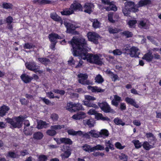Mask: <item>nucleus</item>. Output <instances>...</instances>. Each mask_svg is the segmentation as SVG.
I'll return each instance as SVG.
<instances>
[{"label":"nucleus","mask_w":161,"mask_h":161,"mask_svg":"<svg viewBox=\"0 0 161 161\" xmlns=\"http://www.w3.org/2000/svg\"><path fill=\"white\" fill-rule=\"evenodd\" d=\"M72 46L73 55L78 56L79 59L86 60L88 62L99 65L103 64L101 56L98 54L88 53L87 51L90 48L88 47L85 39L82 37H73L72 40L69 42Z\"/></svg>","instance_id":"nucleus-1"},{"label":"nucleus","mask_w":161,"mask_h":161,"mask_svg":"<svg viewBox=\"0 0 161 161\" xmlns=\"http://www.w3.org/2000/svg\"><path fill=\"white\" fill-rule=\"evenodd\" d=\"M149 0H141L137 4L132 1H129L125 3V7L122 9L124 15L128 16L129 14V12L134 13L138 12L139 11L138 8L147 5L150 3Z\"/></svg>","instance_id":"nucleus-2"},{"label":"nucleus","mask_w":161,"mask_h":161,"mask_svg":"<svg viewBox=\"0 0 161 161\" xmlns=\"http://www.w3.org/2000/svg\"><path fill=\"white\" fill-rule=\"evenodd\" d=\"M25 118V117L20 116L18 117H14L13 119L8 118L6 119L7 122L11 124L14 128H20L21 126L22 122Z\"/></svg>","instance_id":"nucleus-3"},{"label":"nucleus","mask_w":161,"mask_h":161,"mask_svg":"<svg viewBox=\"0 0 161 161\" xmlns=\"http://www.w3.org/2000/svg\"><path fill=\"white\" fill-rule=\"evenodd\" d=\"M85 100L89 102L83 101V103L84 105L88 107H93L95 108H98V106L96 104L89 102L90 101L95 100L96 98L95 97L89 95H85Z\"/></svg>","instance_id":"nucleus-4"},{"label":"nucleus","mask_w":161,"mask_h":161,"mask_svg":"<svg viewBox=\"0 0 161 161\" xmlns=\"http://www.w3.org/2000/svg\"><path fill=\"white\" fill-rule=\"evenodd\" d=\"M25 65L28 69L34 71L36 73L38 72L39 74H41L42 72V71L39 70V66L36 65L34 62L26 63L25 64Z\"/></svg>","instance_id":"nucleus-5"},{"label":"nucleus","mask_w":161,"mask_h":161,"mask_svg":"<svg viewBox=\"0 0 161 161\" xmlns=\"http://www.w3.org/2000/svg\"><path fill=\"white\" fill-rule=\"evenodd\" d=\"M98 105L101 109L105 113H114V111L111 108L109 105L106 102H103L102 103H98Z\"/></svg>","instance_id":"nucleus-6"},{"label":"nucleus","mask_w":161,"mask_h":161,"mask_svg":"<svg viewBox=\"0 0 161 161\" xmlns=\"http://www.w3.org/2000/svg\"><path fill=\"white\" fill-rule=\"evenodd\" d=\"M102 2L104 4L108 6L104 8L107 11H116L117 10V8L115 5L113 3V2H110L109 0H102Z\"/></svg>","instance_id":"nucleus-7"},{"label":"nucleus","mask_w":161,"mask_h":161,"mask_svg":"<svg viewBox=\"0 0 161 161\" xmlns=\"http://www.w3.org/2000/svg\"><path fill=\"white\" fill-rule=\"evenodd\" d=\"M64 24L67 28L66 31L68 33L72 32V31L75 30L76 28L75 22L69 20L65 21Z\"/></svg>","instance_id":"nucleus-8"},{"label":"nucleus","mask_w":161,"mask_h":161,"mask_svg":"<svg viewBox=\"0 0 161 161\" xmlns=\"http://www.w3.org/2000/svg\"><path fill=\"white\" fill-rule=\"evenodd\" d=\"M87 36L89 41L92 42L95 44L98 43L97 40L100 37L99 35L94 32H88Z\"/></svg>","instance_id":"nucleus-9"},{"label":"nucleus","mask_w":161,"mask_h":161,"mask_svg":"<svg viewBox=\"0 0 161 161\" xmlns=\"http://www.w3.org/2000/svg\"><path fill=\"white\" fill-rule=\"evenodd\" d=\"M79 78V82L83 85H89L90 84V81L87 80L88 75L86 74L80 73L77 75Z\"/></svg>","instance_id":"nucleus-10"},{"label":"nucleus","mask_w":161,"mask_h":161,"mask_svg":"<svg viewBox=\"0 0 161 161\" xmlns=\"http://www.w3.org/2000/svg\"><path fill=\"white\" fill-rule=\"evenodd\" d=\"M64 148L61 150L64 152V153L61 154V157L63 159L67 158L69 157L71 154V150L69 147L64 145Z\"/></svg>","instance_id":"nucleus-11"},{"label":"nucleus","mask_w":161,"mask_h":161,"mask_svg":"<svg viewBox=\"0 0 161 161\" xmlns=\"http://www.w3.org/2000/svg\"><path fill=\"white\" fill-rule=\"evenodd\" d=\"M140 53V50L137 47L133 46L130 49L129 55L131 57H138Z\"/></svg>","instance_id":"nucleus-12"},{"label":"nucleus","mask_w":161,"mask_h":161,"mask_svg":"<svg viewBox=\"0 0 161 161\" xmlns=\"http://www.w3.org/2000/svg\"><path fill=\"white\" fill-rule=\"evenodd\" d=\"M54 140L58 144L63 143L65 144L71 145L72 143V142L71 140L68 138H61L60 139L54 138Z\"/></svg>","instance_id":"nucleus-13"},{"label":"nucleus","mask_w":161,"mask_h":161,"mask_svg":"<svg viewBox=\"0 0 161 161\" xmlns=\"http://www.w3.org/2000/svg\"><path fill=\"white\" fill-rule=\"evenodd\" d=\"M94 7L93 4L91 3H86L83 7V11L84 12L90 14L92 12V8Z\"/></svg>","instance_id":"nucleus-14"},{"label":"nucleus","mask_w":161,"mask_h":161,"mask_svg":"<svg viewBox=\"0 0 161 161\" xmlns=\"http://www.w3.org/2000/svg\"><path fill=\"white\" fill-rule=\"evenodd\" d=\"M70 7L74 12L76 10L83 11V7L80 3L76 1L74 2L70 5Z\"/></svg>","instance_id":"nucleus-15"},{"label":"nucleus","mask_w":161,"mask_h":161,"mask_svg":"<svg viewBox=\"0 0 161 161\" xmlns=\"http://www.w3.org/2000/svg\"><path fill=\"white\" fill-rule=\"evenodd\" d=\"M48 38L51 42H57V40L62 39V36H60L56 33H52L49 35Z\"/></svg>","instance_id":"nucleus-16"},{"label":"nucleus","mask_w":161,"mask_h":161,"mask_svg":"<svg viewBox=\"0 0 161 161\" xmlns=\"http://www.w3.org/2000/svg\"><path fill=\"white\" fill-rule=\"evenodd\" d=\"M86 116V114L84 112L80 111L74 115L72 118L75 120H80L84 118Z\"/></svg>","instance_id":"nucleus-17"},{"label":"nucleus","mask_w":161,"mask_h":161,"mask_svg":"<svg viewBox=\"0 0 161 161\" xmlns=\"http://www.w3.org/2000/svg\"><path fill=\"white\" fill-rule=\"evenodd\" d=\"M149 25L148 20L146 19H143L139 21L138 26L139 27L146 29L148 27Z\"/></svg>","instance_id":"nucleus-18"},{"label":"nucleus","mask_w":161,"mask_h":161,"mask_svg":"<svg viewBox=\"0 0 161 161\" xmlns=\"http://www.w3.org/2000/svg\"><path fill=\"white\" fill-rule=\"evenodd\" d=\"M125 101L128 104H130L136 108H138L139 106L138 104L136 103L135 100L129 97H127L125 98Z\"/></svg>","instance_id":"nucleus-19"},{"label":"nucleus","mask_w":161,"mask_h":161,"mask_svg":"<svg viewBox=\"0 0 161 161\" xmlns=\"http://www.w3.org/2000/svg\"><path fill=\"white\" fill-rule=\"evenodd\" d=\"M114 97L112 100V104L113 105L117 107L119 103L121 101V97L117 95H114Z\"/></svg>","instance_id":"nucleus-20"},{"label":"nucleus","mask_w":161,"mask_h":161,"mask_svg":"<svg viewBox=\"0 0 161 161\" xmlns=\"http://www.w3.org/2000/svg\"><path fill=\"white\" fill-rule=\"evenodd\" d=\"M87 88L92 92L95 93L101 92L104 91V90L101 89L97 86H87Z\"/></svg>","instance_id":"nucleus-21"},{"label":"nucleus","mask_w":161,"mask_h":161,"mask_svg":"<svg viewBox=\"0 0 161 161\" xmlns=\"http://www.w3.org/2000/svg\"><path fill=\"white\" fill-rule=\"evenodd\" d=\"M50 17L54 20L59 22L61 24V25L63 24V20L56 13H53L51 14Z\"/></svg>","instance_id":"nucleus-22"},{"label":"nucleus","mask_w":161,"mask_h":161,"mask_svg":"<svg viewBox=\"0 0 161 161\" xmlns=\"http://www.w3.org/2000/svg\"><path fill=\"white\" fill-rule=\"evenodd\" d=\"M9 109L8 106L3 105L0 108V116H3L8 113Z\"/></svg>","instance_id":"nucleus-23"},{"label":"nucleus","mask_w":161,"mask_h":161,"mask_svg":"<svg viewBox=\"0 0 161 161\" xmlns=\"http://www.w3.org/2000/svg\"><path fill=\"white\" fill-rule=\"evenodd\" d=\"M25 127L24 129V133L27 135H30L31 134V130H27V127L30 126V123L28 120H25L24 122Z\"/></svg>","instance_id":"nucleus-24"},{"label":"nucleus","mask_w":161,"mask_h":161,"mask_svg":"<svg viewBox=\"0 0 161 161\" xmlns=\"http://www.w3.org/2000/svg\"><path fill=\"white\" fill-rule=\"evenodd\" d=\"M20 78L25 83H27L31 81L32 79L31 77H30L26 74H23L20 76Z\"/></svg>","instance_id":"nucleus-25"},{"label":"nucleus","mask_w":161,"mask_h":161,"mask_svg":"<svg viewBox=\"0 0 161 161\" xmlns=\"http://www.w3.org/2000/svg\"><path fill=\"white\" fill-rule=\"evenodd\" d=\"M49 126V124L45 122L40 120L37 122V128L39 129L43 128H47Z\"/></svg>","instance_id":"nucleus-26"},{"label":"nucleus","mask_w":161,"mask_h":161,"mask_svg":"<svg viewBox=\"0 0 161 161\" xmlns=\"http://www.w3.org/2000/svg\"><path fill=\"white\" fill-rule=\"evenodd\" d=\"M69 134L72 136H81L82 134V132L80 130L75 131L73 129H70L67 130Z\"/></svg>","instance_id":"nucleus-27"},{"label":"nucleus","mask_w":161,"mask_h":161,"mask_svg":"<svg viewBox=\"0 0 161 161\" xmlns=\"http://www.w3.org/2000/svg\"><path fill=\"white\" fill-rule=\"evenodd\" d=\"M75 105L72 102L69 103H67L66 108L67 110L71 112H75L74 106Z\"/></svg>","instance_id":"nucleus-28"},{"label":"nucleus","mask_w":161,"mask_h":161,"mask_svg":"<svg viewBox=\"0 0 161 161\" xmlns=\"http://www.w3.org/2000/svg\"><path fill=\"white\" fill-rule=\"evenodd\" d=\"M150 143L152 145H150L149 143L147 142H145L143 143L142 144L143 147L144 149L146 150H149L150 149L153 148L154 146V145L153 144V142L151 143V142H150Z\"/></svg>","instance_id":"nucleus-29"},{"label":"nucleus","mask_w":161,"mask_h":161,"mask_svg":"<svg viewBox=\"0 0 161 161\" xmlns=\"http://www.w3.org/2000/svg\"><path fill=\"white\" fill-rule=\"evenodd\" d=\"M99 137H102L104 138L108 137L109 135V132L106 129H102L99 132Z\"/></svg>","instance_id":"nucleus-30"},{"label":"nucleus","mask_w":161,"mask_h":161,"mask_svg":"<svg viewBox=\"0 0 161 161\" xmlns=\"http://www.w3.org/2000/svg\"><path fill=\"white\" fill-rule=\"evenodd\" d=\"M153 58V56L152 55V53L150 52L145 54L142 57L143 59H145L148 62L151 61Z\"/></svg>","instance_id":"nucleus-31"},{"label":"nucleus","mask_w":161,"mask_h":161,"mask_svg":"<svg viewBox=\"0 0 161 161\" xmlns=\"http://www.w3.org/2000/svg\"><path fill=\"white\" fill-rule=\"evenodd\" d=\"M74 13L73 10L70 7L69 8L64 10L63 11L61 12V14L62 15H68L72 14Z\"/></svg>","instance_id":"nucleus-32"},{"label":"nucleus","mask_w":161,"mask_h":161,"mask_svg":"<svg viewBox=\"0 0 161 161\" xmlns=\"http://www.w3.org/2000/svg\"><path fill=\"white\" fill-rule=\"evenodd\" d=\"M107 73L109 75L112 80L115 81L118 79V77L117 74H114L112 72L109 70H107L106 71Z\"/></svg>","instance_id":"nucleus-33"},{"label":"nucleus","mask_w":161,"mask_h":161,"mask_svg":"<svg viewBox=\"0 0 161 161\" xmlns=\"http://www.w3.org/2000/svg\"><path fill=\"white\" fill-rule=\"evenodd\" d=\"M82 147L83 150L86 152L89 153L94 152L93 147H91L90 146L86 144L83 145Z\"/></svg>","instance_id":"nucleus-34"},{"label":"nucleus","mask_w":161,"mask_h":161,"mask_svg":"<svg viewBox=\"0 0 161 161\" xmlns=\"http://www.w3.org/2000/svg\"><path fill=\"white\" fill-rule=\"evenodd\" d=\"M95 118L97 120L101 119L103 120H109V119L108 118L103 117L101 114L97 113V112L95 115Z\"/></svg>","instance_id":"nucleus-35"},{"label":"nucleus","mask_w":161,"mask_h":161,"mask_svg":"<svg viewBox=\"0 0 161 161\" xmlns=\"http://www.w3.org/2000/svg\"><path fill=\"white\" fill-rule=\"evenodd\" d=\"M146 136L148 138H150V139L152 140L153 142V144L154 145L156 142V139L155 136L153 134L150 132L146 134Z\"/></svg>","instance_id":"nucleus-36"},{"label":"nucleus","mask_w":161,"mask_h":161,"mask_svg":"<svg viewBox=\"0 0 161 161\" xmlns=\"http://www.w3.org/2000/svg\"><path fill=\"white\" fill-rule=\"evenodd\" d=\"M84 122L89 127H92L94 125L95 121L93 119H90L87 120H84Z\"/></svg>","instance_id":"nucleus-37"},{"label":"nucleus","mask_w":161,"mask_h":161,"mask_svg":"<svg viewBox=\"0 0 161 161\" xmlns=\"http://www.w3.org/2000/svg\"><path fill=\"white\" fill-rule=\"evenodd\" d=\"M33 2L39 4H47L50 3V1L48 0H34Z\"/></svg>","instance_id":"nucleus-38"},{"label":"nucleus","mask_w":161,"mask_h":161,"mask_svg":"<svg viewBox=\"0 0 161 161\" xmlns=\"http://www.w3.org/2000/svg\"><path fill=\"white\" fill-rule=\"evenodd\" d=\"M105 144L106 147H108L111 150H113L114 149V145L112 144V142L111 140L105 141Z\"/></svg>","instance_id":"nucleus-39"},{"label":"nucleus","mask_w":161,"mask_h":161,"mask_svg":"<svg viewBox=\"0 0 161 161\" xmlns=\"http://www.w3.org/2000/svg\"><path fill=\"white\" fill-rule=\"evenodd\" d=\"M38 59L39 61L45 65L48 64L50 63V60L46 58H39Z\"/></svg>","instance_id":"nucleus-40"},{"label":"nucleus","mask_w":161,"mask_h":161,"mask_svg":"<svg viewBox=\"0 0 161 161\" xmlns=\"http://www.w3.org/2000/svg\"><path fill=\"white\" fill-rule=\"evenodd\" d=\"M89 133L92 137L97 138L99 137V132L96 130H91Z\"/></svg>","instance_id":"nucleus-41"},{"label":"nucleus","mask_w":161,"mask_h":161,"mask_svg":"<svg viewBox=\"0 0 161 161\" xmlns=\"http://www.w3.org/2000/svg\"><path fill=\"white\" fill-rule=\"evenodd\" d=\"M43 136L42 133L41 132H37L34 133L33 135V137L34 139L37 140H40L42 138Z\"/></svg>","instance_id":"nucleus-42"},{"label":"nucleus","mask_w":161,"mask_h":161,"mask_svg":"<svg viewBox=\"0 0 161 161\" xmlns=\"http://www.w3.org/2000/svg\"><path fill=\"white\" fill-rule=\"evenodd\" d=\"M114 121L115 123L117 125H120L122 126H124L125 125V123L123 122L122 119L118 118H115Z\"/></svg>","instance_id":"nucleus-43"},{"label":"nucleus","mask_w":161,"mask_h":161,"mask_svg":"<svg viewBox=\"0 0 161 161\" xmlns=\"http://www.w3.org/2000/svg\"><path fill=\"white\" fill-rule=\"evenodd\" d=\"M136 148H139L141 147L142 146V144L141 142H140L138 140H133L132 141Z\"/></svg>","instance_id":"nucleus-44"},{"label":"nucleus","mask_w":161,"mask_h":161,"mask_svg":"<svg viewBox=\"0 0 161 161\" xmlns=\"http://www.w3.org/2000/svg\"><path fill=\"white\" fill-rule=\"evenodd\" d=\"M137 23L136 20H129L127 24L130 28H134L136 26V24Z\"/></svg>","instance_id":"nucleus-45"},{"label":"nucleus","mask_w":161,"mask_h":161,"mask_svg":"<svg viewBox=\"0 0 161 161\" xmlns=\"http://www.w3.org/2000/svg\"><path fill=\"white\" fill-rule=\"evenodd\" d=\"M95 82L98 83H101L103 82L104 80L102 76L100 75H97L95 78Z\"/></svg>","instance_id":"nucleus-46"},{"label":"nucleus","mask_w":161,"mask_h":161,"mask_svg":"<svg viewBox=\"0 0 161 161\" xmlns=\"http://www.w3.org/2000/svg\"><path fill=\"white\" fill-rule=\"evenodd\" d=\"M74 104L75 105L74 106L75 111L79 110H84V108L82 107V105L80 103H78L76 104L74 103Z\"/></svg>","instance_id":"nucleus-47"},{"label":"nucleus","mask_w":161,"mask_h":161,"mask_svg":"<svg viewBox=\"0 0 161 161\" xmlns=\"http://www.w3.org/2000/svg\"><path fill=\"white\" fill-rule=\"evenodd\" d=\"M92 26L95 28H99L100 26V23L97 19H94L92 23Z\"/></svg>","instance_id":"nucleus-48"},{"label":"nucleus","mask_w":161,"mask_h":161,"mask_svg":"<svg viewBox=\"0 0 161 161\" xmlns=\"http://www.w3.org/2000/svg\"><path fill=\"white\" fill-rule=\"evenodd\" d=\"M20 154L18 153V152H17V153H15L13 152H9L8 154V156L12 158H18Z\"/></svg>","instance_id":"nucleus-49"},{"label":"nucleus","mask_w":161,"mask_h":161,"mask_svg":"<svg viewBox=\"0 0 161 161\" xmlns=\"http://www.w3.org/2000/svg\"><path fill=\"white\" fill-rule=\"evenodd\" d=\"M46 133L49 136H52L55 135L57 133L55 130L51 129L47 130L46 131Z\"/></svg>","instance_id":"nucleus-50"},{"label":"nucleus","mask_w":161,"mask_h":161,"mask_svg":"<svg viewBox=\"0 0 161 161\" xmlns=\"http://www.w3.org/2000/svg\"><path fill=\"white\" fill-rule=\"evenodd\" d=\"M64 125H55L51 126L50 128L52 129L53 130H60L63 128H64Z\"/></svg>","instance_id":"nucleus-51"},{"label":"nucleus","mask_w":161,"mask_h":161,"mask_svg":"<svg viewBox=\"0 0 161 161\" xmlns=\"http://www.w3.org/2000/svg\"><path fill=\"white\" fill-rule=\"evenodd\" d=\"M114 145L116 148L120 150L123 149L125 147V145H122L119 142H116Z\"/></svg>","instance_id":"nucleus-52"},{"label":"nucleus","mask_w":161,"mask_h":161,"mask_svg":"<svg viewBox=\"0 0 161 161\" xmlns=\"http://www.w3.org/2000/svg\"><path fill=\"white\" fill-rule=\"evenodd\" d=\"M48 157L47 156L42 155L38 156V161H46Z\"/></svg>","instance_id":"nucleus-53"},{"label":"nucleus","mask_w":161,"mask_h":161,"mask_svg":"<svg viewBox=\"0 0 161 161\" xmlns=\"http://www.w3.org/2000/svg\"><path fill=\"white\" fill-rule=\"evenodd\" d=\"M119 158L120 160L124 161H127L128 159V156L124 153H121L119 155Z\"/></svg>","instance_id":"nucleus-54"},{"label":"nucleus","mask_w":161,"mask_h":161,"mask_svg":"<svg viewBox=\"0 0 161 161\" xmlns=\"http://www.w3.org/2000/svg\"><path fill=\"white\" fill-rule=\"evenodd\" d=\"M94 151L96 150H103L104 149V147L103 146L100 145H97L93 147Z\"/></svg>","instance_id":"nucleus-55"},{"label":"nucleus","mask_w":161,"mask_h":161,"mask_svg":"<svg viewBox=\"0 0 161 161\" xmlns=\"http://www.w3.org/2000/svg\"><path fill=\"white\" fill-rule=\"evenodd\" d=\"M41 100H42L47 105H53V103H51V101L48 99L44 97H40Z\"/></svg>","instance_id":"nucleus-56"},{"label":"nucleus","mask_w":161,"mask_h":161,"mask_svg":"<svg viewBox=\"0 0 161 161\" xmlns=\"http://www.w3.org/2000/svg\"><path fill=\"white\" fill-rule=\"evenodd\" d=\"M3 7L5 8L10 9L12 8V5L9 3H4L3 4Z\"/></svg>","instance_id":"nucleus-57"},{"label":"nucleus","mask_w":161,"mask_h":161,"mask_svg":"<svg viewBox=\"0 0 161 161\" xmlns=\"http://www.w3.org/2000/svg\"><path fill=\"white\" fill-rule=\"evenodd\" d=\"M108 30L110 33L112 34L117 33L119 31V30L116 28H113L110 27L108 28Z\"/></svg>","instance_id":"nucleus-58"},{"label":"nucleus","mask_w":161,"mask_h":161,"mask_svg":"<svg viewBox=\"0 0 161 161\" xmlns=\"http://www.w3.org/2000/svg\"><path fill=\"white\" fill-rule=\"evenodd\" d=\"M51 118L53 121H56L58 119V116L56 114H53L51 115Z\"/></svg>","instance_id":"nucleus-59"},{"label":"nucleus","mask_w":161,"mask_h":161,"mask_svg":"<svg viewBox=\"0 0 161 161\" xmlns=\"http://www.w3.org/2000/svg\"><path fill=\"white\" fill-rule=\"evenodd\" d=\"M53 92L55 93L59 94L60 95H64L65 93L64 90H59L58 89H54L53 91Z\"/></svg>","instance_id":"nucleus-60"},{"label":"nucleus","mask_w":161,"mask_h":161,"mask_svg":"<svg viewBox=\"0 0 161 161\" xmlns=\"http://www.w3.org/2000/svg\"><path fill=\"white\" fill-rule=\"evenodd\" d=\"M114 54L115 55H120L122 54V51L119 49H116L113 51Z\"/></svg>","instance_id":"nucleus-61"},{"label":"nucleus","mask_w":161,"mask_h":161,"mask_svg":"<svg viewBox=\"0 0 161 161\" xmlns=\"http://www.w3.org/2000/svg\"><path fill=\"white\" fill-rule=\"evenodd\" d=\"M113 14L112 13H110L108 14V20L111 23L114 22V20L113 19Z\"/></svg>","instance_id":"nucleus-62"},{"label":"nucleus","mask_w":161,"mask_h":161,"mask_svg":"<svg viewBox=\"0 0 161 161\" xmlns=\"http://www.w3.org/2000/svg\"><path fill=\"white\" fill-rule=\"evenodd\" d=\"M34 46L31 44L29 43H26L24 46V48L25 49H30L33 48Z\"/></svg>","instance_id":"nucleus-63"},{"label":"nucleus","mask_w":161,"mask_h":161,"mask_svg":"<svg viewBox=\"0 0 161 161\" xmlns=\"http://www.w3.org/2000/svg\"><path fill=\"white\" fill-rule=\"evenodd\" d=\"M123 34L127 37H131L133 35V34L131 32L127 31H125L124 32H123Z\"/></svg>","instance_id":"nucleus-64"}]
</instances>
